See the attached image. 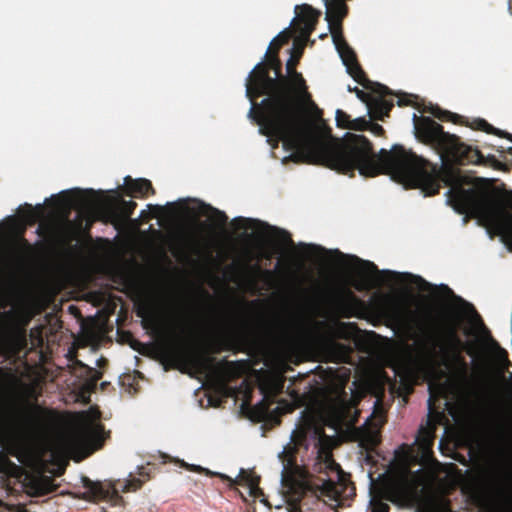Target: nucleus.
<instances>
[{"label": "nucleus", "mask_w": 512, "mask_h": 512, "mask_svg": "<svg viewBox=\"0 0 512 512\" xmlns=\"http://www.w3.org/2000/svg\"><path fill=\"white\" fill-rule=\"evenodd\" d=\"M301 54L286 63L287 75L283 78L268 77L264 64H257L246 79V97L251 102L248 116L260 127V132L275 140L276 147L291 152L284 162L321 164L342 174L375 177L391 163L407 160L400 144L378 153L364 135L346 133L341 140L332 142L312 138L305 106L318 110L302 74L296 70Z\"/></svg>", "instance_id": "1"}, {"label": "nucleus", "mask_w": 512, "mask_h": 512, "mask_svg": "<svg viewBox=\"0 0 512 512\" xmlns=\"http://www.w3.org/2000/svg\"><path fill=\"white\" fill-rule=\"evenodd\" d=\"M413 121L416 138L435 149L443 165L438 167L437 164L400 145L407 154V160L391 163V168H386L387 165L383 164V168L376 176L387 174L401 181L411 180L427 196L438 194L443 182L451 187L448 194L453 208L460 214L478 218L492 228L512 251V213L486 191L463 188L459 170L445 164V160L459 165H491L498 169L501 163L495 156L485 157L478 148L462 142L454 134L445 132L443 126L430 117H419L414 114Z\"/></svg>", "instance_id": "2"}, {"label": "nucleus", "mask_w": 512, "mask_h": 512, "mask_svg": "<svg viewBox=\"0 0 512 512\" xmlns=\"http://www.w3.org/2000/svg\"><path fill=\"white\" fill-rule=\"evenodd\" d=\"M460 322L458 319L451 318L447 320L440 330H427L423 326L419 327L420 337L418 345L420 350L428 357L433 358L437 349L442 355V364L463 380L467 379L468 364L462 355L466 351L468 355L474 356V347L463 341L459 336Z\"/></svg>", "instance_id": "3"}, {"label": "nucleus", "mask_w": 512, "mask_h": 512, "mask_svg": "<svg viewBox=\"0 0 512 512\" xmlns=\"http://www.w3.org/2000/svg\"><path fill=\"white\" fill-rule=\"evenodd\" d=\"M60 417L57 411L27 399L9 403V411L0 413V443L12 438L16 433L43 434L56 425Z\"/></svg>", "instance_id": "4"}, {"label": "nucleus", "mask_w": 512, "mask_h": 512, "mask_svg": "<svg viewBox=\"0 0 512 512\" xmlns=\"http://www.w3.org/2000/svg\"><path fill=\"white\" fill-rule=\"evenodd\" d=\"M307 474L297 468L293 460H289L282 469L281 483L285 489L288 512H305L303 506L306 505L305 499L311 500L312 504H319L321 496L334 497L336 493L335 485L331 481L322 484H312L307 478ZM309 512H314L308 509Z\"/></svg>", "instance_id": "5"}, {"label": "nucleus", "mask_w": 512, "mask_h": 512, "mask_svg": "<svg viewBox=\"0 0 512 512\" xmlns=\"http://www.w3.org/2000/svg\"><path fill=\"white\" fill-rule=\"evenodd\" d=\"M164 352L176 365L191 366L200 372L212 371L222 380H227L231 376L235 365L226 359L216 362L210 355L197 353L191 343L183 337H176L167 342Z\"/></svg>", "instance_id": "6"}, {"label": "nucleus", "mask_w": 512, "mask_h": 512, "mask_svg": "<svg viewBox=\"0 0 512 512\" xmlns=\"http://www.w3.org/2000/svg\"><path fill=\"white\" fill-rule=\"evenodd\" d=\"M279 457L282 460L283 469H285V464H287L289 460H293V463L297 468L303 470L307 474V478H309L308 480L310 483L317 485L329 480L336 488L335 496L331 498L337 499L341 495V488L344 485V472L341 469V466L334 460L330 450L323 447L318 449L317 457L311 471L306 467L297 464L295 448L285 449Z\"/></svg>", "instance_id": "7"}, {"label": "nucleus", "mask_w": 512, "mask_h": 512, "mask_svg": "<svg viewBox=\"0 0 512 512\" xmlns=\"http://www.w3.org/2000/svg\"><path fill=\"white\" fill-rule=\"evenodd\" d=\"M327 8L326 20L333 36V41L336 49L346 65L357 60L356 54L353 49L348 45L342 35L341 22L347 15L348 7L346 2H324Z\"/></svg>", "instance_id": "8"}, {"label": "nucleus", "mask_w": 512, "mask_h": 512, "mask_svg": "<svg viewBox=\"0 0 512 512\" xmlns=\"http://www.w3.org/2000/svg\"><path fill=\"white\" fill-rule=\"evenodd\" d=\"M359 400L353 395H349L345 386L337 389L336 394L330 399L328 408L331 414L340 422L356 421L358 411L356 409Z\"/></svg>", "instance_id": "9"}, {"label": "nucleus", "mask_w": 512, "mask_h": 512, "mask_svg": "<svg viewBox=\"0 0 512 512\" xmlns=\"http://www.w3.org/2000/svg\"><path fill=\"white\" fill-rule=\"evenodd\" d=\"M68 193L74 195V203L83 210H94L102 203L98 193L93 189H73L60 195L52 196L51 199L58 208L69 206L71 200L66 197Z\"/></svg>", "instance_id": "10"}, {"label": "nucleus", "mask_w": 512, "mask_h": 512, "mask_svg": "<svg viewBox=\"0 0 512 512\" xmlns=\"http://www.w3.org/2000/svg\"><path fill=\"white\" fill-rule=\"evenodd\" d=\"M369 90L372 92V98L367 105L369 113L372 118L382 121L394 107L393 101L386 98L392 95V92L387 86L379 83H375Z\"/></svg>", "instance_id": "11"}, {"label": "nucleus", "mask_w": 512, "mask_h": 512, "mask_svg": "<svg viewBox=\"0 0 512 512\" xmlns=\"http://www.w3.org/2000/svg\"><path fill=\"white\" fill-rule=\"evenodd\" d=\"M82 484L86 489V499L109 501L114 505L119 504L123 500L119 495V488L114 484L109 483L106 485L99 481H92L88 477H82Z\"/></svg>", "instance_id": "12"}, {"label": "nucleus", "mask_w": 512, "mask_h": 512, "mask_svg": "<svg viewBox=\"0 0 512 512\" xmlns=\"http://www.w3.org/2000/svg\"><path fill=\"white\" fill-rule=\"evenodd\" d=\"M334 305L337 312L344 318L359 317L367 308L366 303L348 288L338 293Z\"/></svg>", "instance_id": "13"}, {"label": "nucleus", "mask_w": 512, "mask_h": 512, "mask_svg": "<svg viewBox=\"0 0 512 512\" xmlns=\"http://www.w3.org/2000/svg\"><path fill=\"white\" fill-rule=\"evenodd\" d=\"M436 426L428 421L427 426H421L415 440L417 454L422 464H428L434 461L433 445L435 440Z\"/></svg>", "instance_id": "14"}, {"label": "nucleus", "mask_w": 512, "mask_h": 512, "mask_svg": "<svg viewBox=\"0 0 512 512\" xmlns=\"http://www.w3.org/2000/svg\"><path fill=\"white\" fill-rule=\"evenodd\" d=\"M320 15L319 10L314 9L307 3L296 5L293 23L301 33L310 35L314 31Z\"/></svg>", "instance_id": "15"}, {"label": "nucleus", "mask_w": 512, "mask_h": 512, "mask_svg": "<svg viewBox=\"0 0 512 512\" xmlns=\"http://www.w3.org/2000/svg\"><path fill=\"white\" fill-rule=\"evenodd\" d=\"M438 289L441 290L446 296L452 297L456 301H458L461 304H463L464 306H466L473 313V315L477 321V324L479 326V329H480L481 333L483 334V336L490 341L491 345L494 348L499 350L500 354L503 355L505 359H507V352L504 349L500 348L499 344L492 338L489 329L485 326L482 318L480 317L478 312L475 310L474 306L472 304L468 303L467 301H465L463 298L456 296L454 294L453 290L445 284H441L438 287Z\"/></svg>", "instance_id": "16"}, {"label": "nucleus", "mask_w": 512, "mask_h": 512, "mask_svg": "<svg viewBox=\"0 0 512 512\" xmlns=\"http://www.w3.org/2000/svg\"><path fill=\"white\" fill-rule=\"evenodd\" d=\"M136 207V202L120 199L117 204L105 209L107 221L113 224L124 223L131 217Z\"/></svg>", "instance_id": "17"}, {"label": "nucleus", "mask_w": 512, "mask_h": 512, "mask_svg": "<svg viewBox=\"0 0 512 512\" xmlns=\"http://www.w3.org/2000/svg\"><path fill=\"white\" fill-rule=\"evenodd\" d=\"M214 475H217L223 480L228 481L230 486L234 484L247 486L249 489V494L253 497H258L260 494H262V491L259 487L260 477L255 475L253 472H247L244 469H241L238 478L235 480L223 474L215 473Z\"/></svg>", "instance_id": "18"}, {"label": "nucleus", "mask_w": 512, "mask_h": 512, "mask_svg": "<svg viewBox=\"0 0 512 512\" xmlns=\"http://www.w3.org/2000/svg\"><path fill=\"white\" fill-rule=\"evenodd\" d=\"M124 191L131 197H145L149 193L155 194L152 183L148 179H132L130 176L124 178Z\"/></svg>", "instance_id": "19"}, {"label": "nucleus", "mask_w": 512, "mask_h": 512, "mask_svg": "<svg viewBox=\"0 0 512 512\" xmlns=\"http://www.w3.org/2000/svg\"><path fill=\"white\" fill-rule=\"evenodd\" d=\"M198 213L202 216H208L213 224L212 228L215 230L224 228L228 222V216L225 212L203 202L199 206Z\"/></svg>", "instance_id": "20"}, {"label": "nucleus", "mask_w": 512, "mask_h": 512, "mask_svg": "<svg viewBox=\"0 0 512 512\" xmlns=\"http://www.w3.org/2000/svg\"><path fill=\"white\" fill-rule=\"evenodd\" d=\"M258 64H264L263 71L268 77L271 78H283L282 74V63L276 52L267 51L265 59Z\"/></svg>", "instance_id": "21"}, {"label": "nucleus", "mask_w": 512, "mask_h": 512, "mask_svg": "<svg viewBox=\"0 0 512 512\" xmlns=\"http://www.w3.org/2000/svg\"><path fill=\"white\" fill-rule=\"evenodd\" d=\"M470 127L474 130L484 131L488 134H493V135L499 136L501 138L509 139L512 142V134L493 127L485 119L478 118V119L473 120L472 123L470 124ZM507 152L510 155H512V147H509L507 149Z\"/></svg>", "instance_id": "22"}, {"label": "nucleus", "mask_w": 512, "mask_h": 512, "mask_svg": "<svg viewBox=\"0 0 512 512\" xmlns=\"http://www.w3.org/2000/svg\"><path fill=\"white\" fill-rule=\"evenodd\" d=\"M345 66L349 75L364 88L369 90L372 86H374L375 83H372L367 79L366 74L361 68L358 60L348 63Z\"/></svg>", "instance_id": "23"}, {"label": "nucleus", "mask_w": 512, "mask_h": 512, "mask_svg": "<svg viewBox=\"0 0 512 512\" xmlns=\"http://www.w3.org/2000/svg\"><path fill=\"white\" fill-rule=\"evenodd\" d=\"M394 495L408 498L414 491V483L408 476H402L391 487Z\"/></svg>", "instance_id": "24"}, {"label": "nucleus", "mask_w": 512, "mask_h": 512, "mask_svg": "<svg viewBox=\"0 0 512 512\" xmlns=\"http://www.w3.org/2000/svg\"><path fill=\"white\" fill-rule=\"evenodd\" d=\"M381 273L388 275L391 279H396V278H399L401 276L412 278L413 279V283L418 285V287L421 290H423V291H431V290L436 289V286H433L432 284L427 282L425 279H423L421 276H416V275H412V274H409V273L400 274V273L392 272V271H389V270H384Z\"/></svg>", "instance_id": "25"}, {"label": "nucleus", "mask_w": 512, "mask_h": 512, "mask_svg": "<svg viewBox=\"0 0 512 512\" xmlns=\"http://www.w3.org/2000/svg\"><path fill=\"white\" fill-rule=\"evenodd\" d=\"M43 215V206L41 204L33 207L31 204H25L23 217L30 225L36 223Z\"/></svg>", "instance_id": "26"}, {"label": "nucleus", "mask_w": 512, "mask_h": 512, "mask_svg": "<svg viewBox=\"0 0 512 512\" xmlns=\"http://www.w3.org/2000/svg\"><path fill=\"white\" fill-rule=\"evenodd\" d=\"M327 348L336 355L337 360L339 361H342L348 357L349 347L342 343L331 340L327 343Z\"/></svg>", "instance_id": "27"}, {"label": "nucleus", "mask_w": 512, "mask_h": 512, "mask_svg": "<svg viewBox=\"0 0 512 512\" xmlns=\"http://www.w3.org/2000/svg\"><path fill=\"white\" fill-rule=\"evenodd\" d=\"M336 253L340 258L349 257L353 262L361 264L365 268V270L363 271L364 273H380L377 266L371 261L362 260L359 257L354 256V255L347 256L338 250H336Z\"/></svg>", "instance_id": "28"}, {"label": "nucleus", "mask_w": 512, "mask_h": 512, "mask_svg": "<svg viewBox=\"0 0 512 512\" xmlns=\"http://www.w3.org/2000/svg\"><path fill=\"white\" fill-rule=\"evenodd\" d=\"M232 224L235 225L237 229H254L263 223L259 220H254L250 218L244 217H236L233 219Z\"/></svg>", "instance_id": "29"}, {"label": "nucleus", "mask_w": 512, "mask_h": 512, "mask_svg": "<svg viewBox=\"0 0 512 512\" xmlns=\"http://www.w3.org/2000/svg\"><path fill=\"white\" fill-rule=\"evenodd\" d=\"M290 36L288 34V32L286 31H283L281 33H279L271 42H270V45L268 47V50L267 51H272V52H276V54H278V51L280 50V48L286 44L289 40Z\"/></svg>", "instance_id": "30"}, {"label": "nucleus", "mask_w": 512, "mask_h": 512, "mask_svg": "<svg viewBox=\"0 0 512 512\" xmlns=\"http://www.w3.org/2000/svg\"><path fill=\"white\" fill-rule=\"evenodd\" d=\"M429 393H430V396L428 399V407H429L430 413H432V411L434 410V402L438 398L442 397L443 388L440 385L429 384Z\"/></svg>", "instance_id": "31"}, {"label": "nucleus", "mask_w": 512, "mask_h": 512, "mask_svg": "<svg viewBox=\"0 0 512 512\" xmlns=\"http://www.w3.org/2000/svg\"><path fill=\"white\" fill-rule=\"evenodd\" d=\"M336 123L339 128L349 129L351 123L350 115L341 109L336 110Z\"/></svg>", "instance_id": "32"}, {"label": "nucleus", "mask_w": 512, "mask_h": 512, "mask_svg": "<svg viewBox=\"0 0 512 512\" xmlns=\"http://www.w3.org/2000/svg\"><path fill=\"white\" fill-rule=\"evenodd\" d=\"M369 125V120H366L364 117H359L354 120H351L349 130L364 131L368 129Z\"/></svg>", "instance_id": "33"}, {"label": "nucleus", "mask_w": 512, "mask_h": 512, "mask_svg": "<svg viewBox=\"0 0 512 512\" xmlns=\"http://www.w3.org/2000/svg\"><path fill=\"white\" fill-rule=\"evenodd\" d=\"M143 484V481L138 479V478H133L129 481H127L121 491L122 492H129V491H136L137 489H139Z\"/></svg>", "instance_id": "34"}, {"label": "nucleus", "mask_w": 512, "mask_h": 512, "mask_svg": "<svg viewBox=\"0 0 512 512\" xmlns=\"http://www.w3.org/2000/svg\"><path fill=\"white\" fill-rule=\"evenodd\" d=\"M269 399L264 397L261 402H259L255 409L258 411L260 417H266L269 413Z\"/></svg>", "instance_id": "35"}, {"label": "nucleus", "mask_w": 512, "mask_h": 512, "mask_svg": "<svg viewBox=\"0 0 512 512\" xmlns=\"http://www.w3.org/2000/svg\"><path fill=\"white\" fill-rule=\"evenodd\" d=\"M85 433L91 437H100L104 433V426L102 424H92L85 430Z\"/></svg>", "instance_id": "36"}, {"label": "nucleus", "mask_w": 512, "mask_h": 512, "mask_svg": "<svg viewBox=\"0 0 512 512\" xmlns=\"http://www.w3.org/2000/svg\"><path fill=\"white\" fill-rule=\"evenodd\" d=\"M384 314L392 321L399 322L402 318L400 311L396 307L384 308Z\"/></svg>", "instance_id": "37"}, {"label": "nucleus", "mask_w": 512, "mask_h": 512, "mask_svg": "<svg viewBox=\"0 0 512 512\" xmlns=\"http://www.w3.org/2000/svg\"><path fill=\"white\" fill-rule=\"evenodd\" d=\"M348 90L350 92H355L357 97L364 103H366V105H368L370 99L372 98V93L369 94V93H366L364 92L363 90H360L358 87H349Z\"/></svg>", "instance_id": "38"}, {"label": "nucleus", "mask_w": 512, "mask_h": 512, "mask_svg": "<svg viewBox=\"0 0 512 512\" xmlns=\"http://www.w3.org/2000/svg\"><path fill=\"white\" fill-rule=\"evenodd\" d=\"M180 464H181L182 467H185L189 471L198 472V473L205 472L207 474H210V472L207 469H205V468H203V467H201L199 465L187 464L184 461H180Z\"/></svg>", "instance_id": "39"}, {"label": "nucleus", "mask_w": 512, "mask_h": 512, "mask_svg": "<svg viewBox=\"0 0 512 512\" xmlns=\"http://www.w3.org/2000/svg\"><path fill=\"white\" fill-rule=\"evenodd\" d=\"M367 130H370L374 135L379 136V137H381L385 134V130L380 124L372 123L371 121H370V125L368 126Z\"/></svg>", "instance_id": "40"}, {"label": "nucleus", "mask_w": 512, "mask_h": 512, "mask_svg": "<svg viewBox=\"0 0 512 512\" xmlns=\"http://www.w3.org/2000/svg\"><path fill=\"white\" fill-rule=\"evenodd\" d=\"M298 248H300L304 252L316 251V250H319L321 252H325L324 248H322L321 246L314 245V244L299 243Z\"/></svg>", "instance_id": "41"}, {"label": "nucleus", "mask_w": 512, "mask_h": 512, "mask_svg": "<svg viewBox=\"0 0 512 512\" xmlns=\"http://www.w3.org/2000/svg\"><path fill=\"white\" fill-rule=\"evenodd\" d=\"M432 114L440 120H449V118L452 116L451 112L441 111L439 108L433 109Z\"/></svg>", "instance_id": "42"}, {"label": "nucleus", "mask_w": 512, "mask_h": 512, "mask_svg": "<svg viewBox=\"0 0 512 512\" xmlns=\"http://www.w3.org/2000/svg\"><path fill=\"white\" fill-rule=\"evenodd\" d=\"M354 287L358 290V291H363L365 289H368L371 287V282L369 279H362L361 281H358L354 284Z\"/></svg>", "instance_id": "43"}, {"label": "nucleus", "mask_w": 512, "mask_h": 512, "mask_svg": "<svg viewBox=\"0 0 512 512\" xmlns=\"http://www.w3.org/2000/svg\"><path fill=\"white\" fill-rule=\"evenodd\" d=\"M390 507L384 502H378L373 507V512H389Z\"/></svg>", "instance_id": "44"}, {"label": "nucleus", "mask_w": 512, "mask_h": 512, "mask_svg": "<svg viewBox=\"0 0 512 512\" xmlns=\"http://www.w3.org/2000/svg\"><path fill=\"white\" fill-rule=\"evenodd\" d=\"M410 96H411V95H407V94H404L403 96H400V97L398 98V102H397V104H398L399 106H408V105H410V104H411V101L409 100V97H410Z\"/></svg>", "instance_id": "45"}, {"label": "nucleus", "mask_w": 512, "mask_h": 512, "mask_svg": "<svg viewBox=\"0 0 512 512\" xmlns=\"http://www.w3.org/2000/svg\"><path fill=\"white\" fill-rule=\"evenodd\" d=\"M283 234H284V241L286 242V244L291 246L292 248H295V244L291 238V235L286 231H283Z\"/></svg>", "instance_id": "46"}, {"label": "nucleus", "mask_w": 512, "mask_h": 512, "mask_svg": "<svg viewBox=\"0 0 512 512\" xmlns=\"http://www.w3.org/2000/svg\"><path fill=\"white\" fill-rule=\"evenodd\" d=\"M91 372H93V380L96 382L98 381L101 377H102V374L100 372H98L97 370L95 369H90Z\"/></svg>", "instance_id": "47"}, {"label": "nucleus", "mask_w": 512, "mask_h": 512, "mask_svg": "<svg viewBox=\"0 0 512 512\" xmlns=\"http://www.w3.org/2000/svg\"><path fill=\"white\" fill-rule=\"evenodd\" d=\"M507 205L512 208V192H510L506 198Z\"/></svg>", "instance_id": "48"}, {"label": "nucleus", "mask_w": 512, "mask_h": 512, "mask_svg": "<svg viewBox=\"0 0 512 512\" xmlns=\"http://www.w3.org/2000/svg\"><path fill=\"white\" fill-rule=\"evenodd\" d=\"M260 304H261V301L258 300V299L249 302V305L252 306V307H258Z\"/></svg>", "instance_id": "49"}, {"label": "nucleus", "mask_w": 512, "mask_h": 512, "mask_svg": "<svg viewBox=\"0 0 512 512\" xmlns=\"http://www.w3.org/2000/svg\"><path fill=\"white\" fill-rule=\"evenodd\" d=\"M37 233L40 235V236H44L45 234V229L42 225H40L38 228H37Z\"/></svg>", "instance_id": "50"}, {"label": "nucleus", "mask_w": 512, "mask_h": 512, "mask_svg": "<svg viewBox=\"0 0 512 512\" xmlns=\"http://www.w3.org/2000/svg\"><path fill=\"white\" fill-rule=\"evenodd\" d=\"M21 243L23 244V246L27 249H31V246L29 244V242L25 239V238H22L21 239Z\"/></svg>", "instance_id": "51"}, {"label": "nucleus", "mask_w": 512, "mask_h": 512, "mask_svg": "<svg viewBox=\"0 0 512 512\" xmlns=\"http://www.w3.org/2000/svg\"><path fill=\"white\" fill-rule=\"evenodd\" d=\"M265 274H267V275L270 277V276H272V271H270V270H266V271H265Z\"/></svg>", "instance_id": "52"}, {"label": "nucleus", "mask_w": 512, "mask_h": 512, "mask_svg": "<svg viewBox=\"0 0 512 512\" xmlns=\"http://www.w3.org/2000/svg\"><path fill=\"white\" fill-rule=\"evenodd\" d=\"M508 8H509V10H510V11H511V13H512V2H508Z\"/></svg>", "instance_id": "53"}, {"label": "nucleus", "mask_w": 512, "mask_h": 512, "mask_svg": "<svg viewBox=\"0 0 512 512\" xmlns=\"http://www.w3.org/2000/svg\"><path fill=\"white\" fill-rule=\"evenodd\" d=\"M508 429H509V432H512V420H511V423H510Z\"/></svg>", "instance_id": "54"}, {"label": "nucleus", "mask_w": 512, "mask_h": 512, "mask_svg": "<svg viewBox=\"0 0 512 512\" xmlns=\"http://www.w3.org/2000/svg\"><path fill=\"white\" fill-rule=\"evenodd\" d=\"M465 334H466V335H470V331H469V330H466V331H465Z\"/></svg>", "instance_id": "55"}]
</instances>
